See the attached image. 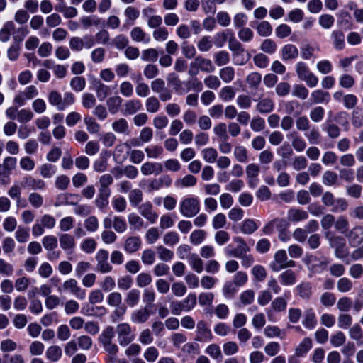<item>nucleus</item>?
I'll use <instances>...</instances> for the list:
<instances>
[{
  "instance_id": "nucleus-1",
  "label": "nucleus",
  "mask_w": 363,
  "mask_h": 363,
  "mask_svg": "<svg viewBox=\"0 0 363 363\" xmlns=\"http://www.w3.org/2000/svg\"><path fill=\"white\" fill-rule=\"evenodd\" d=\"M196 305V296L189 294L183 301H176L170 303L171 312L173 315H179L182 311L189 312Z\"/></svg>"
},
{
  "instance_id": "nucleus-2",
  "label": "nucleus",
  "mask_w": 363,
  "mask_h": 363,
  "mask_svg": "<svg viewBox=\"0 0 363 363\" xmlns=\"http://www.w3.org/2000/svg\"><path fill=\"white\" fill-rule=\"evenodd\" d=\"M115 330L112 326H107L99 335V340L103 345L105 350L111 355H116L118 351V346L113 343Z\"/></svg>"
},
{
  "instance_id": "nucleus-3",
  "label": "nucleus",
  "mask_w": 363,
  "mask_h": 363,
  "mask_svg": "<svg viewBox=\"0 0 363 363\" xmlns=\"http://www.w3.org/2000/svg\"><path fill=\"white\" fill-rule=\"evenodd\" d=\"M180 213L186 218H192L200 211V202L195 197L185 198L179 206Z\"/></svg>"
},
{
  "instance_id": "nucleus-4",
  "label": "nucleus",
  "mask_w": 363,
  "mask_h": 363,
  "mask_svg": "<svg viewBox=\"0 0 363 363\" xmlns=\"http://www.w3.org/2000/svg\"><path fill=\"white\" fill-rule=\"evenodd\" d=\"M115 333L117 335V340L121 346L125 347L132 342L135 339V335L128 323H123L118 324Z\"/></svg>"
},
{
  "instance_id": "nucleus-5",
  "label": "nucleus",
  "mask_w": 363,
  "mask_h": 363,
  "mask_svg": "<svg viewBox=\"0 0 363 363\" xmlns=\"http://www.w3.org/2000/svg\"><path fill=\"white\" fill-rule=\"evenodd\" d=\"M274 261L269 265L271 269L274 272H279L283 269L294 267L296 262L294 260H289L286 252L284 250H278L274 255Z\"/></svg>"
},
{
  "instance_id": "nucleus-6",
  "label": "nucleus",
  "mask_w": 363,
  "mask_h": 363,
  "mask_svg": "<svg viewBox=\"0 0 363 363\" xmlns=\"http://www.w3.org/2000/svg\"><path fill=\"white\" fill-rule=\"evenodd\" d=\"M296 72L298 78L306 82L309 87H314L317 85L318 82V77L309 70L304 62H299L296 64Z\"/></svg>"
},
{
  "instance_id": "nucleus-7",
  "label": "nucleus",
  "mask_w": 363,
  "mask_h": 363,
  "mask_svg": "<svg viewBox=\"0 0 363 363\" xmlns=\"http://www.w3.org/2000/svg\"><path fill=\"white\" fill-rule=\"evenodd\" d=\"M108 252L106 250H99L96 255V270L102 274L109 273L113 270L112 265L108 262Z\"/></svg>"
},
{
  "instance_id": "nucleus-8",
  "label": "nucleus",
  "mask_w": 363,
  "mask_h": 363,
  "mask_svg": "<svg viewBox=\"0 0 363 363\" xmlns=\"http://www.w3.org/2000/svg\"><path fill=\"white\" fill-rule=\"evenodd\" d=\"M350 246L356 247L363 242V227L355 225L345 234Z\"/></svg>"
},
{
  "instance_id": "nucleus-9",
  "label": "nucleus",
  "mask_w": 363,
  "mask_h": 363,
  "mask_svg": "<svg viewBox=\"0 0 363 363\" xmlns=\"http://www.w3.org/2000/svg\"><path fill=\"white\" fill-rule=\"evenodd\" d=\"M212 339L211 330L207 327L203 320H200L196 325V336L195 340L199 342H206Z\"/></svg>"
},
{
  "instance_id": "nucleus-10",
  "label": "nucleus",
  "mask_w": 363,
  "mask_h": 363,
  "mask_svg": "<svg viewBox=\"0 0 363 363\" xmlns=\"http://www.w3.org/2000/svg\"><path fill=\"white\" fill-rule=\"evenodd\" d=\"M151 315L148 306L144 308L134 311L130 316V320L133 323L143 324L146 323Z\"/></svg>"
},
{
  "instance_id": "nucleus-11",
  "label": "nucleus",
  "mask_w": 363,
  "mask_h": 363,
  "mask_svg": "<svg viewBox=\"0 0 363 363\" xmlns=\"http://www.w3.org/2000/svg\"><path fill=\"white\" fill-rule=\"evenodd\" d=\"M63 289L65 291H69L77 298L84 299L86 296L85 290L78 286L77 281L74 279H70L65 281L63 284Z\"/></svg>"
},
{
  "instance_id": "nucleus-12",
  "label": "nucleus",
  "mask_w": 363,
  "mask_h": 363,
  "mask_svg": "<svg viewBox=\"0 0 363 363\" xmlns=\"http://www.w3.org/2000/svg\"><path fill=\"white\" fill-rule=\"evenodd\" d=\"M140 213L149 220L151 223H155L158 215L152 210V205L150 202H145L138 207Z\"/></svg>"
},
{
  "instance_id": "nucleus-13",
  "label": "nucleus",
  "mask_w": 363,
  "mask_h": 363,
  "mask_svg": "<svg viewBox=\"0 0 363 363\" xmlns=\"http://www.w3.org/2000/svg\"><path fill=\"white\" fill-rule=\"evenodd\" d=\"M141 172L147 176L152 174H159L163 171V167L161 163L147 162L141 166Z\"/></svg>"
},
{
  "instance_id": "nucleus-14",
  "label": "nucleus",
  "mask_w": 363,
  "mask_h": 363,
  "mask_svg": "<svg viewBox=\"0 0 363 363\" xmlns=\"http://www.w3.org/2000/svg\"><path fill=\"white\" fill-rule=\"evenodd\" d=\"M142 108L141 102L138 99H130L124 104V108L122 110L123 115H133Z\"/></svg>"
},
{
  "instance_id": "nucleus-15",
  "label": "nucleus",
  "mask_w": 363,
  "mask_h": 363,
  "mask_svg": "<svg viewBox=\"0 0 363 363\" xmlns=\"http://www.w3.org/2000/svg\"><path fill=\"white\" fill-rule=\"evenodd\" d=\"M194 62L198 68L203 72L210 73L214 70V66L209 59L204 58L202 56H197L194 58Z\"/></svg>"
},
{
  "instance_id": "nucleus-16",
  "label": "nucleus",
  "mask_w": 363,
  "mask_h": 363,
  "mask_svg": "<svg viewBox=\"0 0 363 363\" xmlns=\"http://www.w3.org/2000/svg\"><path fill=\"white\" fill-rule=\"evenodd\" d=\"M298 55V48L293 44H287L281 49V57L284 60L296 59Z\"/></svg>"
},
{
  "instance_id": "nucleus-17",
  "label": "nucleus",
  "mask_w": 363,
  "mask_h": 363,
  "mask_svg": "<svg viewBox=\"0 0 363 363\" xmlns=\"http://www.w3.org/2000/svg\"><path fill=\"white\" fill-rule=\"evenodd\" d=\"M141 240L138 237L131 236L128 238L124 243V249L128 253H133L139 250Z\"/></svg>"
},
{
  "instance_id": "nucleus-18",
  "label": "nucleus",
  "mask_w": 363,
  "mask_h": 363,
  "mask_svg": "<svg viewBox=\"0 0 363 363\" xmlns=\"http://www.w3.org/2000/svg\"><path fill=\"white\" fill-rule=\"evenodd\" d=\"M110 195V189H99L98 196L95 201L96 206L100 209L106 208L108 205Z\"/></svg>"
},
{
  "instance_id": "nucleus-19",
  "label": "nucleus",
  "mask_w": 363,
  "mask_h": 363,
  "mask_svg": "<svg viewBox=\"0 0 363 363\" xmlns=\"http://www.w3.org/2000/svg\"><path fill=\"white\" fill-rule=\"evenodd\" d=\"M288 219L292 222H299L308 218V213L302 209L291 208L288 212Z\"/></svg>"
},
{
  "instance_id": "nucleus-20",
  "label": "nucleus",
  "mask_w": 363,
  "mask_h": 363,
  "mask_svg": "<svg viewBox=\"0 0 363 363\" xmlns=\"http://www.w3.org/2000/svg\"><path fill=\"white\" fill-rule=\"evenodd\" d=\"M228 48L232 52L233 55H243L245 49L241 44L233 35L228 39Z\"/></svg>"
},
{
  "instance_id": "nucleus-21",
  "label": "nucleus",
  "mask_w": 363,
  "mask_h": 363,
  "mask_svg": "<svg viewBox=\"0 0 363 363\" xmlns=\"http://www.w3.org/2000/svg\"><path fill=\"white\" fill-rule=\"evenodd\" d=\"M112 129L117 133L129 135L128 123L125 118H119L112 123Z\"/></svg>"
},
{
  "instance_id": "nucleus-22",
  "label": "nucleus",
  "mask_w": 363,
  "mask_h": 363,
  "mask_svg": "<svg viewBox=\"0 0 363 363\" xmlns=\"http://www.w3.org/2000/svg\"><path fill=\"white\" fill-rule=\"evenodd\" d=\"M296 290L298 296L308 300L312 296V286L309 282H303L296 287Z\"/></svg>"
},
{
  "instance_id": "nucleus-23",
  "label": "nucleus",
  "mask_w": 363,
  "mask_h": 363,
  "mask_svg": "<svg viewBox=\"0 0 363 363\" xmlns=\"http://www.w3.org/2000/svg\"><path fill=\"white\" fill-rule=\"evenodd\" d=\"M312 347V340L310 337H305L296 347L295 353L298 357H304Z\"/></svg>"
},
{
  "instance_id": "nucleus-24",
  "label": "nucleus",
  "mask_w": 363,
  "mask_h": 363,
  "mask_svg": "<svg viewBox=\"0 0 363 363\" xmlns=\"http://www.w3.org/2000/svg\"><path fill=\"white\" fill-rule=\"evenodd\" d=\"M335 230L345 235L349 230V220L345 216H340L335 222Z\"/></svg>"
},
{
  "instance_id": "nucleus-25",
  "label": "nucleus",
  "mask_w": 363,
  "mask_h": 363,
  "mask_svg": "<svg viewBox=\"0 0 363 363\" xmlns=\"http://www.w3.org/2000/svg\"><path fill=\"white\" fill-rule=\"evenodd\" d=\"M14 28L15 25L12 21L6 22L3 28L0 30V40L7 42L10 39L11 33Z\"/></svg>"
},
{
  "instance_id": "nucleus-26",
  "label": "nucleus",
  "mask_w": 363,
  "mask_h": 363,
  "mask_svg": "<svg viewBox=\"0 0 363 363\" xmlns=\"http://www.w3.org/2000/svg\"><path fill=\"white\" fill-rule=\"evenodd\" d=\"M256 109L260 113H269L274 109V103L269 99H263L257 103Z\"/></svg>"
},
{
  "instance_id": "nucleus-27",
  "label": "nucleus",
  "mask_w": 363,
  "mask_h": 363,
  "mask_svg": "<svg viewBox=\"0 0 363 363\" xmlns=\"http://www.w3.org/2000/svg\"><path fill=\"white\" fill-rule=\"evenodd\" d=\"M338 175L332 170L325 171L322 177V182L325 186H335L337 184Z\"/></svg>"
},
{
  "instance_id": "nucleus-28",
  "label": "nucleus",
  "mask_w": 363,
  "mask_h": 363,
  "mask_svg": "<svg viewBox=\"0 0 363 363\" xmlns=\"http://www.w3.org/2000/svg\"><path fill=\"white\" fill-rule=\"evenodd\" d=\"M123 99L118 96H111L108 99L106 104L109 112L111 114H116L122 104Z\"/></svg>"
},
{
  "instance_id": "nucleus-29",
  "label": "nucleus",
  "mask_w": 363,
  "mask_h": 363,
  "mask_svg": "<svg viewBox=\"0 0 363 363\" xmlns=\"http://www.w3.org/2000/svg\"><path fill=\"white\" fill-rule=\"evenodd\" d=\"M302 323L306 328L309 329H312L315 326L317 323L315 315L311 308L306 311Z\"/></svg>"
},
{
  "instance_id": "nucleus-30",
  "label": "nucleus",
  "mask_w": 363,
  "mask_h": 363,
  "mask_svg": "<svg viewBox=\"0 0 363 363\" xmlns=\"http://www.w3.org/2000/svg\"><path fill=\"white\" fill-rule=\"evenodd\" d=\"M60 244L65 250L73 249L75 246L74 238L69 234H62L60 237Z\"/></svg>"
},
{
  "instance_id": "nucleus-31",
  "label": "nucleus",
  "mask_w": 363,
  "mask_h": 363,
  "mask_svg": "<svg viewBox=\"0 0 363 363\" xmlns=\"http://www.w3.org/2000/svg\"><path fill=\"white\" fill-rule=\"evenodd\" d=\"M334 47L337 50H342L345 47V35L340 30H333L332 32Z\"/></svg>"
},
{
  "instance_id": "nucleus-32",
  "label": "nucleus",
  "mask_w": 363,
  "mask_h": 363,
  "mask_svg": "<svg viewBox=\"0 0 363 363\" xmlns=\"http://www.w3.org/2000/svg\"><path fill=\"white\" fill-rule=\"evenodd\" d=\"M24 186L30 187L33 189H43L45 187V182L40 179H34L32 177H26L23 179Z\"/></svg>"
},
{
  "instance_id": "nucleus-33",
  "label": "nucleus",
  "mask_w": 363,
  "mask_h": 363,
  "mask_svg": "<svg viewBox=\"0 0 363 363\" xmlns=\"http://www.w3.org/2000/svg\"><path fill=\"white\" fill-rule=\"evenodd\" d=\"M219 77L225 83H229L235 77V69L233 67L228 66L220 69Z\"/></svg>"
},
{
  "instance_id": "nucleus-34",
  "label": "nucleus",
  "mask_w": 363,
  "mask_h": 363,
  "mask_svg": "<svg viewBox=\"0 0 363 363\" xmlns=\"http://www.w3.org/2000/svg\"><path fill=\"white\" fill-rule=\"evenodd\" d=\"M279 278L281 284L284 285H293L296 281V276L291 269H287L282 272Z\"/></svg>"
},
{
  "instance_id": "nucleus-35",
  "label": "nucleus",
  "mask_w": 363,
  "mask_h": 363,
  "mask_svg": "<svg viewBox=\"0 0 363 363\" xmlns=\"http://www.w3.org/2000/svg\"><path fill=\"white\" fill-rule=\"evenodd\" d=\"M94 89L96 92L97 97L99 100L103 101L108 95L110 89L108 86L102 84L99 81H96L94 84Z\"/></svg>"
},
{
  "instance_id": "nucleus-36",
  "label": "nucleus",
  "mask_w": 363,
  "mask_h": 363,
  "mask_svg": "<svg viewBox=\"0 0 363 363\" xmlns=\"http://www.w3.org/2000/svg\"><path fill=\"white\" fill-rule=\"evenodd\" d=\"M214 62L218 67L225 65L230 62V54L225 50H220L214 55Z\"/></svg>"
},
{
  "instance_id": "nucleus-37",
  "label": "nucleus",
  "mask_w": 363,
  "mask_h": 363,
  "mask_svg": "<svg viewBox=\"0 0 363 363\" xmlns=\"http://www.w3.org/2000/svg\"><path fill=\"white\" fill-rule=\"evenodd\" d=\"M62 356V349L57 345L48 347L46 351V357L52 362L58 361Z\"/></svg>"
},
{
  "instance_id": "nucleus-38",
  "label": "nucleus",
  "mask_w": 363,
  "mask_h": 363,
  "mask_svg": "<svg viewBox=\"0 0 363 363\" xmlns=\"http://www.w3.org/2000/svg\"><path fill=\"white\" fill-rule=\"evenodd\" d=\"M48 101L52 106H57L58 110H64L62 105V99L60 93L57 91H52L48 95Z\"/></svg>"
},
{
  "instance_id": "nucleus-39",
  "label": "nucleus",
  "mask_w": 363,
  "mask_h": 363,
  "mask_svg": "<svg viewBox=\"0 0 363 363\" xmlns=\"http://www.w3.org/2000/svg\"><path fill=\"white\" fill-rule=\"evenodd\" d=\"M160 104L159 99L155 96H150L146 99L145 108L148 113H156L159 111Z\"/></svg>"
},
{
  "instance_id": "nucleus-40",
  "label": "nucleus",
  "mask_w": 363,
  "mask_h": 363,
  "mask_svg": "<svg viewBox=\"0 0 363 363\" xmlns=\"http://www.w3.org/2000/svg\"><path fill=\"white\" fill-rule=\"evenodd\" d=\"M353 284L347 277L340 278L337 282V289L341 293H347L352 290Z\"/></svg>"
},
{
  "instance_id": "nucleus-41",
  "label": "nucleus",
  "mask_w": 363,
  "mask_h": 363,
  "mask_svg": "<svg viewBox=\"0 0 363 363\" xmlns=\"http://www.w3.org/2000/svg\"><path fill=\"white\" fill-rule=\"evenodd\" d=\"M189 264L197 273H201L203 269V262L196 254H192L189 257Z\"/></svg>"
},
{
  "instance_id": "nucleus-42",
  "label": "nucleus",
  "mask_w": 363,
  "mask_h": 363,
  "mask_svg": "<svg viewBox=\"0 0 363 363\" xmlns=\"http://www.w3.org/2000/svg\"><path fill=\"white\" fill-rule=\"evenodd\" d=\"M311 97L313 102L315 104H320L323 102H328L330 99V94L328 92L322 90H315L312 92Z\"/></svg>"
},
{
  "instance_id": "nucleus-43",
  "label": "nucleus",
  "mask_w": 363,
  "mask_h": 363,
  "mask_svg": "<svg viewBox=\"0 0 363 363\" xmlns=\"http://www.w3.org/2000/svg\"><path fill=\"white\" fill-rule=\"evenodd\" d=\"M157 252L159 258L164 262H169L174 257L173 252L162 245L157 247Z\"/></svg>"
},
{
  "instance_id": "nucleus-44",
  "label": "nucleus",
  "mask_w": 363,
  "mask_h": 363,
  "mask_svg": "<svg viewBox=\"0 0 363 363\" xmlns=\"http://www.w3.org/2000/svg\"><path fill=\"white\" fill-rule=\"evenodd\" d=\"M140 300V291L138 289H133L130 290L126 296L125 301L128 306L133 307L137 305Z\"/></svg>"
},
{
  "instance_id": "nucleus-45",
  "label": "nucleus",
  "mask_w": 363,
  "mask_h": 363,
  "mask_svg": "<svg viewBox=\"0 0 363 363\" xmlns=\"http://www.w3.org/2000/svg\"><path fill=\"white\" fill-rule=\"evenodd\" d=\"M271 306L272 309L276 312L284 311L286 308L287 301L284 297H277L272 301Z\"/></svg>"
},
{
  "instance_id": "nucleus-46",
  "label": "nucleus",
  "mask_w": 363,
  "mask_h": 363,
  "mask_svg": "<svg viewBox=\"0 0 363 363\" xmlns=\"http://www.w3.org/2000/svg\"><path fill=\"white\" fill-rule=\"evenodd\" d=\"M29 237V230L21 225H19L15 233V238L17 241L21 243L26 242L28 240Z\"/></svg>"
},
{
  "instance_id": "nucleus-47",
  "label": "nucleus",
  "mask_w": 363,
  "mask_h": 363,
  "mask_svg": "<svg viewBox=\"0 0 363 363\" xmlns=\"http://www.w3.org/2000/svg\"><path fill=\"white\" fill-rule=\"evenodd\" d=\"M258 228L256 223L252 219L245 220L241 226V230L245 234H252Z\"/></svg>"
},
{
  "instance_id": "nucleus-48",
  "label": "nucleus",
  "mask_w": 363,
  "mask_h": 363,
  "mask_svg": "<svg viewBox=\"0 0 363 363\" xmlns=\"http://www.w3.org/2000/svg\"><path fill=\"white\" fill-rule=\"evenodd\" d=\"M128 197L130 203L132 204V206L136 207L142 201L143 192L141 190L138 189L131 190L129 193Z\"/></svg>"
},
{
  "instance_id": "nucleus-49",
  "label": "nucleus",
  "mask_w": 363,
  "mask_h": 363,
  "mask_svg": "<svg viewBox=\"0 0 363 363\" xmlns=\"http://www.w3.org/2000/svg\"><path fill=\"white\" fill-rule=\"evenodd\" d=\"M262 76L259 73L254 72L250 73L246 79V82L251 88L257 89L261 83Z\"/></svg>"
},
{
  "instance_id": "nucleus-50",
  "label": "nucleus",
  "mask_w": 363,
  "mask_h": 363,
  "mask_svg": "<svg viewBox=\"0 0 363 363\" xmlns=\"http://www.w3.org/2000/svg\"><path fill=\"white\" fill-rule=\"evenodd\" d=\"M292 140H291V145L296 150L297 152H302L303 151L306 147V141L296 134H292Z\"/></svg>"
},
{
  "instance_id": "nucleus-51",
  "label": "nucleus",
  "mask_w": 363,
  "mask_h": 363,
  "mask_svg": "<svg viewBox=\"0 0 363 363\" xmlns=\"http://www.w3.org/2000/svg\"><path fill=\"white\" fill-rule=\"evenodd\" d=\"M257 30L259 35L267 37L271 35L272 28L268 21H262L257 25Z\"/></svg>"
},
{
  "instance_id": "nucleus-52",
  "label": "nucleus",
  "mask_w": 363,
  "mask_h": 363,
  "mask_svg": "<svg viewBox=\"0 0 363 363\" xmlns=\"http://www.w3.org/2000/svg\"><path fill=\"white\" fill-rule=\"evenodd\" d=\"M86 129L90 133H97L100 130V125L92 117L86 116L84 118Z\"/></svg>"
},
{
  "instance_id": "nucleus-53",
  "label": "nucleus",
  "mask_w": 363,
  "mask_h": 363,
  "mask_svg": "<svg viewBox=\"0 0 363 363\" xmlns=\"http://www.w3.org/2000/svg\"><path fill=\"white\" fill-rule=\"evenodd\" d=\"M141 259L144 264H152L155 260V252L151 249L145 250L142 253Z\"/></svg>"
},
{
  "instance_id": "nucleus-54",
  "label": "nucleus",
  "mask_w": 363,
  "mask_h": 363,
  "mask_svg": "<svg viewBox=\"0 0 363 363\" xmlns=\"http://www.w3.org/2000/svg\"><path fill=\"white\" fill-rule=\"evenodd\" d=\"M325 111L323 107L317 106L310 112V118L315 123L320 122L324 117Z\"/></svg>"
},
{
  "instance_id": "nucleus-55",
  "label": "nucleus",
  "mask_w": 363,
  "mask_h": 363,
  "mask_svg": "<svg viewBox=\"0 0 363 363\" xmlns=\"http://www.w3.org/2000/svg\"><path fill=\"white\" fill-rule=\"evenodd\" d=\"M340 179L347 183H352L354 179V172L351 169L342 168L339 171Z\"/></svg>"
},
{
  "instance_id": "nucleus-56",
  "label": "nucleus",
  "mask_w": 363,
  "mask_h": 363,
  "mask_svg": "<svg viewBox=\"0 0 363 363\" xmlns=\"http://www.w3.org/2000/svg\"><path fill=\"white\" fill-rule=\"evenodd\" d=\"M292 94L296 97L304 100L308 97V90L303 85L296 84L294 86Z\"/></svg>"
},
{
  "instance_id": "nucleus-57",
  "label": "nucleus",
  "mask_w": 363,
  "mask_h": 363,
  "mask_svg": "<svg viewBox=\"0 0 363 363\" xmlns=\"http://www.w3.org/2000/svg\"><path fill=\"white\" fill-rule=\"evenodd\" d=\"M332 207L331 211L333 213L343 212L347 210L348 203L343 198H337L335 199V203Z\"/></svg>"
},
{
  "instance_id": "nucleus-58",
  "label": "nucleus",
  "mask_w": 363,
  "mask_h": 363,
  "mask_svg": "<svg viewBox=\"0 0 363 363\" xmlns=\"http://www.w3.org/2000/svg\"><path fill=\"white\" fill-rule=\"evenodd\" d=\"M352 305L351 299L347 296H344L337 301V308L340 311L347 312L351 308Z\"/></svg>"
},
{
  "instance_id": "nucleus-59",
  "label": "nucleus",
  "mask_w": 363,
  "mask_h": 363,
  "mask_svg": "<svg viewBox=\"0 0 363 363\" xmlns=\"http://www.w3.org/2000/svg\"><path fill=\"white\" fill-rule=\"evenodd\" d=\"M253 61L255 65L259 68H266L269 65V58L263 53H259L254 56Z\"/></svg>"
},
{
  "instance_id": "nucleus-60",
  "label": "nucleus",
  "mask_w": 363,
  "mask_h": 363,
  "mask_svg": "<svg viewBox=\"0 0 363 363\" xmlns=\"http://www.w3.org/2000/svg\"><path fill=\"white\" fill-rule=\"evenodd\" d=\"M43 247L48 250H52L57 246V240L53 235H47L42 240Z\"/></svg>"
},
{
  "instance_id": "nucleus-61",
  "label": "nucleus",
  "mask_w": 363,
  "mask_h": 363,
  "mask_svg": "<svg viewBox=\"0 0 363 363\" xmlns=\"http://www.w3.org/2000/svg\"><path fill=\"white\" fill-rule=\"evenodd\" d=\"M128 223L130 225L134 227V229L139 230L143 225V220L136 213H130L128 217Z\"/></svg>"
},
{
  "instance_id": "nucleus-62",
  "label": "nucleus",
  "mask_w": 363,
  "mask_h": 363,
  "mask_svg": "<svg viewBox=\"0 0 363 363\" xmlns=\"http://www.w3.org/2000/svg\"><path fill=\"white\" fill-rule=\"evenodd\" d=\"M260 49L268 54H272L276 51L277 45L271 39H265L261 44Z\"/></svg>"
},
{
  "instance_id": "nucleus-63",
  "label": "nucleus",
  "mask_w": 363,
  "mask_h": 363,
  "mask_svg": "<svg viewBox=\"0 0 363 363\" xmlns=\"http://www.w3.org/2000/svg\"><path fill=\"white\" fill-rule=\"evenodd\" d=\"M86 84V81L83 77H74L70 82L71 87L76 91H82Z\"/></svg>"
},
{
  "instance_id": "nucleus-64",
  "label": "nucleus",
  "mask_w": 363,
  "mask_h": 363,
  "mask_svg": "<svg viewBox=\"0 0 363 363\" xmlns=\"http://www.w3.org/2000/svg\"><path fill=\"white\" fill-rule=\"evenodd\" d=\"M352 123L354 126L359 128L363 125V110H355L352 113Z\"/></svg>"
}]
</instances>
